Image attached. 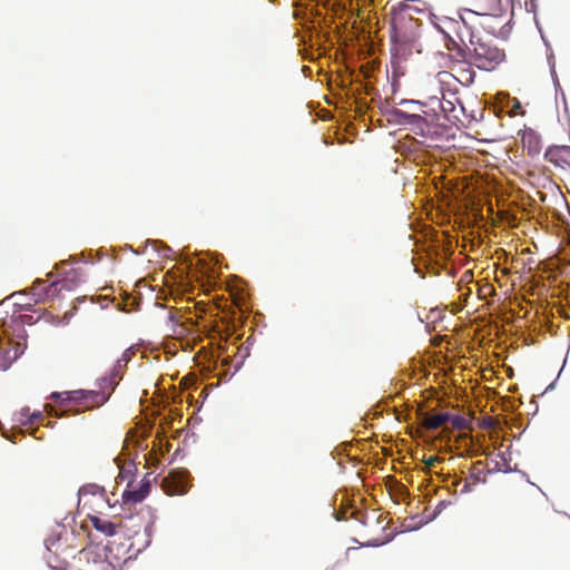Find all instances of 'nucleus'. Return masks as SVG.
Wrapping results in <instances>:
<instances>
[{
  "instance_id": "24",
  "label": "nucleus",
  "mask_w": 570,
  "mask_h": 570,
  "mask_svg": "<svg viewBox=\"0 0 570 570\" xmlns=\"http://www.w3.org/2000/svg\"><path fill=\"white\" fill-rule=\"evenodd\" d=\"M401 105H407L410 107L407 111H410V112H420V114L423 115V111H425L423 109L422 104H420L417 101H406V100H403L401 102Z\"/></svg>"
},
{
  "instance_id": "29",
  "label": "nucleus",
  "mask_w": 570,
  "mask_h": 570,
  "mask_svg": "<svg viewBox=\"0 0 570 570\" xmlns=\"http://www.w3.org/2000/svg\"><path fill=\"white\" fill-rule=\"evenodd\" d=\"M472 81H473V72H472V71H470V72H469V77H468V79H466L465 83H466V85H469V83H471Z\"/></svg>"
},
{
  "instance_id": "13",
  "label": "nucleus",
  "mask_w": 570,
  "mask_h": 570,
  "mask_svg": "<svg viewBox=\"0 0 570 570\" xmlns=\"http://www.w3.org/2000/svg\"><path fill=\"white\" fill-rule=\"evenodd\" d=\"M440 94L441 97L438 95L429 96L431 109L434 107L435 111L439 110L448 121L454 124L456 120H459L456 108L451 100L445 99V95L442 88L440 89Z\"/></svg>"
},
{
  "instance_id": "14",
  "label": "nucleus",
  "mask_w": 570,
  "mask_h": 570,
  "mask_svg": "<svg viewBox=\"0 0 570 570\" xmlns=\"http://www.w3.org/2000/svg\"><path fill=\"white\" fill-rule=\"evenodd\" d=\"M544 159L561 169L570 168V146H550L544 153Z\"/></svg>"
},
{
  "instance_id": "31",
  "label": "nucleus",
  "mask_w": 570,
  "mask_h": 570,
  "mask_svg": "<svg viewBox=\"0 0 570 570\" xmlns=\"http://www.w3.org/2000/svg\"><path fill=\"white\" fill-rule=\"evenodd\" d=\"M53 424H55V422H51V421H48V422H47V425H48V426H53Z\"/></svg>"
},
{
  "instance_id": "23",
  "label": "nucleus",
  "mask_w": 570,
  "mask_h": 570,
  "mask_svg": "<svg viewBox=\"0 0 570 570\" xmlns=\"http://www.w3.org/2000/svg\"><path fill=\"white\" fill-rule=\"evenodd\" d=\"M450 421L455 430H463L466 426V420L461 415L451 416Z\"/></svg>"
},
{
  "instance_id": "4",
  "label": "nucleus",
  "mask_w": 570,
  "mask_h": 570,
  "mask_svg": "<svg viewBox=\"0 0 570 570\" xmlns=\"http://www.w3.org/2000/svg\"><path fill=\"white\" fill-rule=\"evenodd\" d=\"M392 115L399 124L410 127L415 135L422 137L429 136L432 127L439 122V114L435 111L434 107L432 108V112L423 111V115L420 112L405 111L404 109H394Z\"/></svg>"
},
{
  "instance_id": "7",
  "label": "nucleus",
  "mask_w": 570,
  "mask_h": 570,
  "mask_svg": "<svg viewBox=\"0 0 570 570\" xmlns=\"http://www.w3.org/2000/svg\"><path fill=\"white\" fill-rule=\"evenodd\" d=\"M85 274L80 267H72L68 272L65 273L63 277L51 282L50 285L46 287V292H39L37 293L38 296L41 298H53L56 295H58L62 291H73L76 289L80 284L85 283Z\"/></svg>"
},
{
  "instance_id": "18",
  "label": "nucleus",
  "mask_w": 570,
  "mask_h": 570,
  "mask_svg": "<svg viewBox=\"0 0 570 570\" xmlns=\"http://www.w3.org/2000/svg\"><path fill=\"white\" fill-rule=\"evenodd\" d=\"M117 384V373L114 371L110 375L104 376L97 381V389H95V392L102 394L107 402L115 391Z\"/></svg>"
},
{
  "instance_id": "16",
  "label": "nucleus",
  "mask_w": 570,
  "mask_h": 570,
  "mask_svg": "<svg viewBox=\"0 0 570 570\" xmlns=\"http://www.w3.org/2000/svg\"><path fill=\"white\" fill-rule=\"evenodd\" d=\"M22 354L20 344L14 346H0V371H7L12 363Z\"/></svg>"
},
{
  "instance_id": "5",
  "label": "nucleus",
  "mask_w": 570,
  "mask_h": 570,
  "mask_svg": "<svg viewBox=\"0 0 570 570\" xmlns=\"http://www.w3.org/2000/svg\"><path fill=\"white\" fill-rule=\"evenodd\" d=\"M79 504L88 510V513L96 515L105 514L107 510L114 508L106 490L97 484H86L80 488Z\"/></svg>"
},
{
  "instance_id": "10",
  "label": "nucleus",
  "mask_w": 570,
  "mask_h": 570,
  "mask_svg": "<svg viewBox=\"0 0 570 570\" xmlns=\"http://www.w3.org/2000/svg\"><path fill=\"white\" fill-rule=\"evenodd\" d=\"M46 287H47V285H46L45 281L37 279L31 287L30 294H26V293L17 294V301L14 302V306L17 307V311H19V312L30 311L33 305H36L40 302L47 301L48 298L40 299V297L37 294L39 292H46Z\"/></svg>"
},
{
  "instance_id": "30",
  "label": "nucleus",
  "mask_w": 570,
  "mask_h": 570,
  "mask_svg": "<svg viewBox=\"0 0 570 570\" xmlns=\"http://www.w3.org/2000/svg\"><path fill=\"white\" fill-rule=\"evenodd\" d=\"M129 352H130V350H127V351L124 353V358H125V360H127Z\"/></svg>"
},
{
  "instance_id": "17",
  "label": "nucleus",
  "mask_w": 570,
  "mask_h": 570,
  "mask_svg": "<svg viewBox=\"0 0 570 570\" xmlns=\"http://www.w3.org/2000/svg\"><path fill=\"white\" fill-rule=\"evenodd\" d=\"M87 517L90 520L92 527L97 531H99L108 537L116 534L117 529L121 527V522L114 523L111 521L101 519L99 515H96V514L87 513Z\"/></svg>"
},
{
  "instance_id": "9",
  "label": "nucleus",
  "mask_w": 570,
  "mask_h": 570,
  "mask_svg": "<svg viewBox=\"0 0 570 570\" xmlns=\"http://www.w3.org/2000/svg\"><path fill=\"white\" fill-rule=\"evenodd\" d=\"M189 472L185 469L173 470L161 480V489L167 495H183L189 489Z\"/></svg>"
},
{
  "instance_id": "8",
  "label": "nucleus",
  "mask_w": 570,
  "mask_h": 570,
  "mask_svg": "<svg viewBox=\"0 0 570 570\" xmlns=\"http://www.w3.org/2000/svg\"><path fill=\"white\" fill-rule=\"evenodd\" d=\"M456 14L459 16V28L455 42L465 51L479 38L474 31L478 17L468 11V8L460 9Z\"/></svg>"
},
{
  "instance_id": "11",
  "label": "nucleus",
  "mask_w": 570,
  "mask_h": 570,
  "mask_svg": "<svg viewBox=\"0 0 570 570\" xmlns=\"http://www.w3.org/2000/svg\"><path fill=\"white\" fill-rule=\"evenodd\" d=\"M150 491L149 473H146L144 479L140 481L139 487L134 484V481H128L127 490L122 493L124 503H137L141 502Z\"/></svg>"
},
{
  "instance_id": "32",
  "label": "nucleus",
  "mask_w": 570,
  "mask_h": 570,
  "mask_svg": "<svg viewBox=\"0 0 570 570\" xmlns=\"http://www.w3.org/2000/svg\"><path fill=\"white\" fill-rule=\"evenodd\" d=\"M463 491H468V484H464Z\"/></svg>"
},
{
  "instance_id": "25",
  "label": "nucleus",
  "mask_w": 570,
  "mask_h": 570,
  "mask_svg": "<svg viewBox=\"0 0 570 570\" xmlns=\"http://www.w3.org/2000/svg\"><path fill=\"white\" fill-rule=\"evenodd\" d=\"M132 470H136V466L132 463H128L126 465H122L120 468L118 478L121 479L122 481L126 480L127 476H129L132 473Z\"/></svg>"
},
{
  "instance_id": "26",
  "label": "nucleus",
  "mask_w": 570,
  "mask_h": 570,
  "mask_svg": "<svg viewBox=\"0 0 570 570\" xmlns=\"http://www.w3.org/2000/svg\"><path fill=\"white\" fill-rule=\"evenodd\" d=\"M450 78H453V75L448 72V71H440L436 73L435 76V79L434 81L438 83V85H442V83H445L448 82V80Z\"/></svg>"
},
{
  "instance_id": "20",
  "label": "nucleus",
  "mask_w": 570,
  "mask_h": 570,
  "mask_svg": "<svg viewBox=\"0 0 570 570\" xmlns=\"http://www.w3.org/2000/svg\"><path fill=\"white\" fill-rule=\"evenodd\" d=\"M489 471L484 468L482 461H478L472 464L469 472V480H471L474 484L480 482H485L487 475Z\"/></svg>"
},
{
  "instance_id": "27",
  "label": "nucleus",
  "mask_w": 570,
  "mask_h": 570,
  "mask_svg": "<svg viewBox=\"0 0 570 570\" xmlns=\"http://www.w3.org/2000/svg\"><path fill=\"white\" fill-rule=\"evenodd\" d=\"M442 459L440 456L433 455L424 460V464L428 469H431L436 463L441 462Z\"/></svg>"
},
{
  "instance_id": "19",
  "label": "nucleus",
  "mask_w": 570,
  "mask_h": 570,
  "mask_svg": "<svg viewBox=\"0 0 570 570\" xmlns=\"http://www.w3.org/2000/svg\"><path fill=\"white\" fill-rule=\"evenodd\" d=\"M450 419H451V415L449 413H439V414H433V415L425 414L422 425L426 430H436V429L441 428L443 424H445L446 422H449Z\"/></svg>"
},
{
  "instance_id": "15",
  "label": "nucleus",
  "mask_w": 570,
  "mask_h": 570,
  "mask_svg": "<svg viewBox=\"0 0 570 570\" xmlns=\"http://www.w3.org/2000/svg\"><path fill=\"white\" fill-rule=\"evenodd\" d=\"M521 144L522 148L532 157L539 155L542 148L541 138L534 130L524 131L521 137Z\"/></svg>"
},
{
  "instance_id": "3",
  "label": "nucleus",
  "mask_w": 570,
  "mask_h": 570,
  "mask_svg": "<svg viewBox=\"0 0 570 570\" xmlns=\"http://www.w3.org/2000/svg\"><path fill=\"white\" fill-rule=\"evenodd\" d=\"M504 59L505 52L503 49L479 37L463 53L458 56L454 61L465 62L480 70L492 71L500 66Z\"/></svg>"
},
{
  "instance_id": "21",
  "label": "nucleus",
  "mask_w": 570,
  "mask_h": 570,
  "mask_svg": "<svg viewBox=\"0 0 570 570\" xmlns=\"http://www.w3.org/2000/svg\"><path fill=\"white\" fill-rule=\"evenodd\" d=\"M166 325L170 327V331H171L169 334L170 336L181 337V336L186 335V333H187V328L183 324H179L175 320V315L173 312H169L167 314Z\"/></svg>"
},
{
  "instance_id": "12",
  "label": "nucleus",
  "mask_w": 570,
  "mask_h": 570,
  "mask_svg": "<svg viewBox=\"0 0 570 570\" xmlns=\"http://www.w3.org/2000/svg\"><path fill=\"white\" fill-rule=\"evenodd\" d=\"M472 8L468 11L476 17H498L503 12L501 0H470Z\"/></svg>"
},
{
  "instance_id": "22",
  "label": "nucleus",
  "mask_w": 570,
  "mask_h": 570,
  "mask_svg": "<svg viewBox=\"0 0 570 570\" xmlns=\"http://www.w3.org/2000/svg\"><path fill=\"white\" fill-rule=\"evenodd\" d=\"M45 420L43 414L40 411L33 412L28 420L19 419V422L24 425L31 428L36 422H42Z\"/></svg>"
},
{
  "instance_id": "6",
  "label": "nucleus",
  "mask_w": 570,
  "mask_h": 570,
  "mask_svg": "<svg viewBox=\"0 0 570 570\" xmlns=\"http://www.w3.org/2000/svg\"><path fill=\"white\" fill-rule=\"evenodd\" d=\"M431 23L433 27L443 35L444 47L448 51L453 52V59L463 53L464 51L455 42V35L459 28V16L456 18L448 16H435L432 14Z\"/></svg>"
},
{
  "instance_id": "1",
  "label": "nucleus",
  "mask_w": 570,
  "mask_h": 570,
  "mask_svg": "<svg viewBox=\"0 0 570 570\" xmlns=\"http://www.w3.org/2000/svg\"><path fill=\"white\" fill-rule=\"evenodd\" d=\"M416 9L400 2L390 9L391 18V52L393 59H404L419 47L421 22L413 17Z\"/></svg>"
},
{
  "instance_id": "28",
  "label": "nucleus",
  "mask_w": 570,
  "mask_h": 570,
  "mask_svg": "<svg viewBox=\"0 0 570 570\" xmlns=\"http://www.w3.org/2000/svg\"><path fill=\"white\" fill-rule=\"evenodd\" d=\"M19 414H20V419L28 420V417L31 415L30 414V409L29 407H22Z\"/></svg>"
},
{
  "instance_id": "2",
  "label": "nucleus",
  "mask_w": 570,
  "mask_h": 570,
  "mask_svg": "<svg viewBox=\"0 0 570 570\" xmlns=\"http://www.w3.org/2000/svg\"><path fill=\"white\" fill-rule=\"evenodd\" d=\"M50 400H52L58 406L65 409L62 413H59L51 405H46L49 415L56 417H61L68 412L79 414L85 411L100 407L106 403V397L102 394L96 393L95 390L82 389L65 392H52L50 394Z\"/></svg>"
}]
</instances>
